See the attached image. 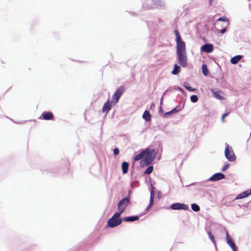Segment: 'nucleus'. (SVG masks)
Returning <instances> with one entry per match:
<instances>
[{
	"instance_id": "obj_1",
	"label": "nucleus",
	"mask_w": 251,
	"mask_h": 251,
	"mask_svg": "<svg viewBox=\"0 0 251 251\" xmlns=\"http://www.w3.org/2000/svg\"><path fill=\"white\" fill-rule=\"evenodd\" d=\"M176 43V55L177 61L180 66L185 67L187 65V57L186 55L185 43L181 39L179 31L177 29L174 30Z\"/></svg>"
},
{
	"instance_id": "obj_2",
	"label": "nucleus",
	"mask_w": 251,
	"mask_h": 251,
	"mask_svg": "<svg viewBox=\"0 0 251 251\" xmlns=\"http://www.w3.org/2000/svg\"><path fill=\"white\" fill-rule=\"evenodd\" d=\"M145 158L140 162V164L142 166H147L150 164L153 160L155 157V151L153 150H150L146 149Z\"/></svg>"
},
{
	"instance_id": "obj_3",
	"label": "nucleus",
	"mask_w": 251,
	"mask_h": 251,
	"mask_svg": "<svg viewBox=\"0 0 251 251\" xmlns=\"http://www.w3.org/2000/svg\"><path fill=\"white\" fill-rule=\"evenodd\" d=\"M120 213H115L113 216L107 221V226L114 227L120 225L122 222V219L120 218Z\"/></svg>"
},
{
	"instance_id": "obj_4",
	"label": "nucleus",
	"mask_w": 251,
	"mask_h": 251,
	"mask_svg": "<svg viewBox=\"0 0 251 251\" xmlns=\"http://www.w3.org/2000/svg\"><path fill=\"white\" fill-rule=\"evenodd\" d=\"M130 198L129 196L121 200L118 204V208L119 210L118 213H120L121 215L124 212L126 207L130 204Z\"/></svg>"
},
{
	"instance_id": "obj_5",
	"label": "nucleus",
	"mask_w": 251,
	"mask_h": 251,
	"mask_svg": "<svg viewBox=\"0 0 251 251\" xmlns=\"http://www.w3.org/2000/svg\"><path fill=\"white\" fill-rule=\"evenodd\" d=\"M125 88L124 86H120L117 89L112 96V102L117 103L118 102L120 97L125 91Z\"/></svg>"
},
{
	"instance_id": "obj_6",
	"label": "nucleus",
	"mask_w": 251,
	"mask_h": 251,
	"mask_svg": "<svg viewBox=\"0 0 251 251\" xmlns=\"http://www.w3.org/2000/svg\"><path fill=\"white\" fill-rule=\"evenodd\" d=\"M225 154L226 158L230 161H234L236 159L233 151L230 150L228 145H227L225 149Z\"/></svg>"
},
{
	"instance_id": "obj_7",
	"label": "nucleus",
	"mask_w": 251,
	"mask_h": 251,
	"mask_svg": "<svg viewBox=\"0 0 251 251\" xmlns=\"http://www.w3.org/2000/svg\"><path fill=\"white\" fill-rule=\"evenodd\" d=\"M170 207L173 210H187L189 209V207L187 205L181 203H173L170 206Z\"/></svg>"
},
{
	"instance_id": "obj_8",
	"label": "nucleus",
	"mask_w": 251,
	"mask_h": 251,
	"mask_svg": "<svg viewBox=\"0 0 251 251\" xmlns=\"http://www.w3.org/2000/svg\"><path fill=\"white\" fill-rule=\"evenodd\" d=\"M226 239L227 244L231 248L233 251H237L236 246L227 231L226 232Z\"/></svg>"
},
{
	"instance_id": "obj_9",
	"label": "nucleus",
	"mask_w": 251,
	"mask_h": 251,
	"mask_svg": "<svg viewBox=\"0 0 251 251\" xmlns=\"http://www.w3.org/2000/svg\"><path fill=\"white\" fill-rule=\"evenodd\" d=\"M225 177V176L221 173H218L215 174L211 177L209 178V180L212 181H216L222 179H223Z\"/></svg>"
},
{
	"instance_id": "obj_10",
	"label": "nucleus",
	"mask_w": 251,
	"mask_h": 251,
	"mask_svg": "<svg viewBox=\"0 0 251 251\" xmlns=\"http://www.w3.org/2000/svg\"><path fill=\"white\" fill-rule=\"evenodd\" d=\"M201 50L205 52L210 53L214 50V47L210 44H205L201 47Z\"/></svg>"
},
{
	"instance_id": "obj_11",
	"label": "nucleus",
	"mask_w": 251,
	"mask_h": 251,
	"mask_svg": "<svg viewBox=\"0 0 251 251\" xmlns=\"http://www.w3.org/2000/svg\"><path fill=\"white\" fill-rule=\"evenodd\" d=\"M41 116L42 117L41 119L45 120H50L53 118V115L51 112H43Z\"/></svg>"
},
{
	"instance_id": "obj_12",
	"label": "nucleus",
	"mask_w": 251,
	"mask_h": 251,
	"mask_svg": "<svg viewBox=\"0 0 251 251\" xmlns=\"http://www.w3.org/2000/svg\"><path fill=\"white\" fill-rule=\"evenodd\" d=\"M251 195V189L248 190L241 194H240L237 197V199H241L244 198Z\"/></svg>"
},
{
	"instance_id": "obj_13",
	"label": "nucleus",
	"mask_w": 251,
	"mask_h": 251,
	"mask_svg": "<svg viewBox=\"0 0 251 251\" xmlns=\"http://www.w3.org/2000/svg\"><path fill=\"white\" fill-rule=\"evenodd\" d=\"M211 91L213 94V96L219 100H223L224 98L223 97V93L221 91H214L213 90H211Z\"/></svg>"
},
{
	"instance_id": "obj_14",
	"label": "nucleus",
	"mask_w": 251,
	"mask_h": 251,
	"mask_svg": "<svg viewBox=\"0 0 251 251\" xmlns=\"http://www.w3.org/2000/svg\"><path fill=\"white\" fill-rule=\"evenodd\" d=\"M111 105L110 104L109 100H108L103 105L102 107V112L108 113L111 109Z\"/></svg>"
},
{
	"instance_id": "obj_15",
	"label": "nucleus",
	"mask_w": 251,
	"mask_h": 251,
	"mask_svg": "<svg viewBox=\"0 0 251 251\" xmlns=\"http://www.w3.org/2000/svg\"><path fill=\"white\" fill-rule=\"evenodd\" d=\"M154 188H152V190L151 192V196H150V201L149 205L148 206L146 210H148L149 208H150L153 205V199L154 197V193L153 191Z\"/></svg>"
},
{
	"instance_id": "obj_16",
	"label": "nucleus",
	"mask_w": 251,
	"mask_h": 251,
	"mask_svg": "<svg viewBox=\"0 0 251 251\" xmlns=\"http://www.w3.org/2000/svg\"><path fill=\"white\" fill-rule=\"evenodd\" d=\"M145 155H146V151H142L141 153L136 155L134 157V161H137L142 159L143 157H145Z\"/></svg>"
},
{
	"instance_id": "obj_17",
	"label": "nucleus",
	"mask_w": 251,
	"mask_h": 251,
	"mask_svg": "<svg viewBox=\"0 0 251 251\" xmlns=\"http://www.w3.org/2000/svg\"><path fill=\"white\" fill-rule=\"evenodd\" d=\"M129 167V164L126 162H123L122 164V172L123 173L125 174L127 173L128 169Z\"/></svg>"
},
{
	"instance_id": "obj_18",
	"label": "nucleus",
	"mask_w": 251,
	"mask_h": 251,
	"mask_svg": "<svg viewBox=\"0 0 251 251\" xmlns=\"http://www.w3.org/2000/svg\"><path fill=\"white\" fill-rule=\"evenodd\" d=\"M143 118L147 122L151 121V116L150 112L148 110H146L144 112L143 115Z\"/></svg>"
},
{
	"instance_id": "obj_19",
	"label": "nucleus",
	"mask_w": 251,
	"mask_h": 251,
	"mask_svg": "<svg viewBox=\"0 0 251 251\" xmlns=\"http://www.w3.org/2000/svg\"><path fill=\"white\" fill-rule=\"evenodd\" d=\"M242 58L241 55H237L231 58L230 62L233 64H237Z\"/></svg>"
},
{
	"instance_id": "obj_20",
	"label": "nucleus",
	"mask_w": 251,
	"mask_h": 251,
	"mask_svg": "<svg viewBox=\"0 0 251 251\" xmlns=\"http://www.w3.org/2000/svg\"><path fill=\"white\" fill-rule=\"evenodd\" d=\"M180 72V68L177 64H175L174 67V69L172 72L173 75H176Z\"/></svg>"
},
{
	"instance_id": "obj_21",
	"label": "nucleus",
	"mask_w": 251,
	"mask_h": 251,
	"mask_svg": "<svg viewBox=\"0 0 251 251\" xmlns=\"http://www.w3.org/2000/svg\"><path fill=\"white\" fill-rule=\"evenodd\" d=\"M138 219V216L127 217L124 219V221L126 222H133Z\"/></svg>"
},
{
	"instance_id": "obj_22",
	"label": "nucleus",
	"mask_w": 251,
	"mask_h": 251,
	"mask_svg": "<svg viewBox=\"0 0 251 251\" xmlns=\"http://www.w3.org/2000/svg\"><path fill=\"white\" fill-rule=\"evenodd\" d=\"M202 72L203 75L204 76L207 75L208 73V70L207 69V67L206 64H203L202 65Z\"/></svg>"
},
{
	"instance_id": "obj_23",
	"label": "nucleus",
	"mask_w": 251,
	"mask_h": 251,
	"mask_svg": "<svg viewBox=\"0 0 251 251\" xmlns=\"http://www.w3.org/2000/svg\"><path fill=\"white\" fill-rule=\"evenodd\" d=\"M191 208L193 211H194L195 212H198L200 210V206L196 203L192 204H191Z\"/></svg>"
},
{
	"instance_id": "obj_24",
	"label": "nucleus",
	"mask_w": 251,
	"mask_h": 251,
	"mask_svg": "<svg viewBox=\"0 0 251 251\" xmlns=\"http://www.w3.org/2000/svg\"><path fill=\"white\" fill-rule=\"evenodd\" d=\"M153 167L152 166H149L145 171V174H150L153 171Z\"/></svg>"
},
{
	"instance_id": "obj_25",
	"label": "nucleus",
	"mask_w": 251,
	"mask_h": 251,
	"mask_svg": "<svg viewBox=\"0 0 251 251\" xmlns=\"http://www.w3.org/2000/svg\"><path fill=\"white\" fill-rule=\"evenodd\" d=\"M190 100L193 102H196L198 100V98L197 95H192L190 97Z\"/></svg>"
},
{
	"instance_id": "obj_26",
	"label": "nucleus",
	"mask_w": 251,
	"mask_h": 251,
	"mask_svg": "<svg viewBox=\"0 0 251 251\" xmlns=\"http://www.w3.org/2000/svg\"><path fill=\"white\" fill-rule=\"evenodd\" d=\"M217 21H218L226 22H227L226 26H228V25H229L228 21L226 17H220L217 20Z\"/></svg>"
},
{
	"instance_id": "obj_27",
	"label": "nucleus",
	"mask_w": 251,
	"mask_h": 251,
	"mask_svg": "<svg viewBox=\"0 0 251 251\" xmlns=\"http://www.w3.org/2000/svg\"><path fill=\"white\" fill-rule=\"evenodd\" d=\"M185 88L187 90H188V91H191V92H194V91H195L196 90V89L193 88H192V87H191V86H189L185 85Z\"/></svg>"
},
{
	"instance_id": "obj_28",
	"label": "nucleus",
	"mask_w": 251,
	"mask_h": 251,
	"mask_svg": "<svg viewBox=\"0 0 251 251\" xmlns=\"http://www.w3.org/2000/svg\"><path fill=\"white\" fill-rule=\"evenodd\" d=\"M113 153L115 155H118L119 154V149L117 148H115L113 150Z\"/></svg>"
},
{
	"instance_id": "obj_29",
	"label": "nucleus",
	"mask_w": 251,
	"mask_h": 251,
	"mask_svg": "<svg viewBox=\"0 0 251 251\" xmlns=\"http://www.w3.org/2000/svg\"><path fill=\"white\" fill-rule=\"evenodd\" d=\"M229 164H226L223 168L222 169V171H225L226 170H227L228 169V168L229 167Z\"/></svg>"
},
{
	"instance_id": "obj_30",
	"label": "nucleus",
	"mask_w": 251,
	"mask_h": 251,
	"mask_svg": "<svg viewBox=\"0 0 251 251\" xmlns=\"http://www.w3.org/2000/svg\"><path fill=\"white\" fill-rule=\"evenodd\" d=\"M209 236L211 240L214 242V238L213 235L211 233H209Z\"/></svg>"
},
{
	"instance_id": "obj_31",
	"label": "nucleus",
	"mask_w": 251,
	"mask_h": 251,
	"mask_svg": "<svg viewBox=\"0 0 251 251\" xmlns=\"http://www.w3.org/2000/svg\"><path fill=\"white\" fill-rule=\"evenodd\" d=\"M172 112H173V111H169V112H166V113L165 114V115L166 116H169V115H171V114H173Z\"/></svg>"
},
{
	"instance_id": "obj_32",
	"label": "nucleus",
	"mask_w": 251,
	"mask_h": 251,
	"mask_svg": "<svg viewBox=\"0 0 251 251\" xmlns=\"http://www.w3.org/2000/svg\"><path fill=\"white\" fill-rule=\"evenodd\" d=\"M171 111H173L172 113H177L178 111V110H177L176 108H175L173 110H172Z\"/></svg>"
},
{
	"instance_id": "obj_33",
	"label": "nucleus",
	"mask_w": 251,
	"mask_h": 251,
	"mask_svg": "<svg viewBox=\"0 0 251 251\" xmlns=\"http://www.w3.org/2000/svg\"><path fill=\"white\" fill-rule=\"evenodd\" d=\"M226 31V28L225 27V28H223V29H222V30H221V33H224Z\"/></svg>"
},
{
	"instance_id": "obj_34",
	"label": "nucleus",
	"mask_w": 251,
	"mask_h": 251,
	"mask_svg": "<svg viewBox=\"0 0 251 251\" xmlns=\"http://www.w3.org/2000/svg\"><path fill=\"white\" fill-rule=\"evenodd\" d=\"M228 114H229V113H225L222 115L224 117H226L227 116H228Z\"/></svg>"
},
{
	"instance_id": "obj_35",
	"label": "nucleus",
	"mask_w": 251,
	"mask_h": 251,
	"mask_svg": "<svg viewBox=\"0 0 251 251\" xmlns=\"http://www.w3.org/2000/svg\"><path fill=\"white\" fill-rule=\"evenodd\" d=\"M225 118V117H224L222 115V121L223 122H224Z\"/></svg>"
},
{
	"instance_id": "obj_36",
	"label": "nucleus",
	"mask_w": 251,
	"mask_h": 251,
	"mask_svg": "<svg viewBox=\"0 0 251 251\" xmlns=\"http://www.w3.org/2000/svg\"><path fill=\"white\" fill-rule=\"evenodd\" d=\"M214 0H209L210 4L211 5Z\"/></svg>"
}]
</instances>
